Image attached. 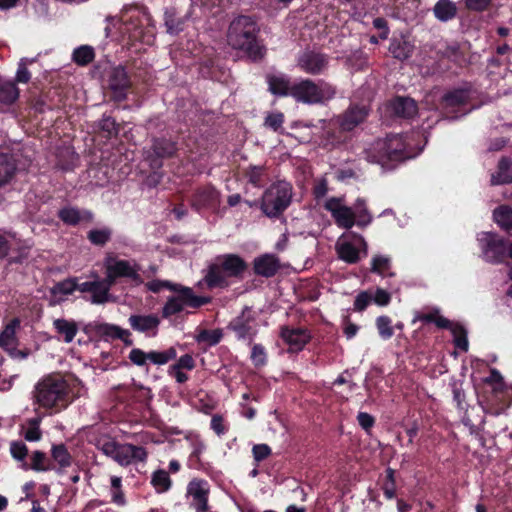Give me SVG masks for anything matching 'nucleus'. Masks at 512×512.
<instances>
[{
  "instance_id": "1",
  "label": "nucleus",
  "mask_w": 512,
  "mask_h": 512,
  "mask_svg": "<svg viewBox=\"0 0 512 512\" xmlns=\"http://www.w3.org/2000/svg\"><path fill=\"white\" fill-rule=\"evenodd\" d=\"M70 389L66 380L60 375H48L37 382L33 391L36 404L44 409L58 412L70 403Z\"/></svg>"
},
{
  "instance_id": "2",
  "label": "nucleus",
  "mask_w": 512,
  "mask_h": 512,
  "mask_svg": "<svg viewBox=\"0 0 512 512\" xmlns=\"http://www.w3.org/2000/svg\"><path fill=\"white\" fill-rule=\"evenodd\" d=\"M323 207L330 213L336 225L340 228L350 229L354 225L365 227L372 221L365 200L361 198L356 200L353 207H350L343 197H329L325 199Z\"/></svg>"
},
{
  "instance_id": "3",
  "label": "nucleus",
  "mask_w": 512,
  "mask_h": 512,
  "mask_svg": "<svg viewBox=\"0 0 512 512\" xmlns=\"http://www.w3.org/2000/svg\"><path fill=\"white\" fill-rule=\"evenodd\" d=\"M258 26L249 16L234 19L228 30V44L244 51L249 57L258 59L263 56V47L257 41Z\"/></svg>"
},
{
  "instance_id": "4",
  "label": "nucleus",
  "mask_w": 512,
  "mask_h": 512,
  "mask_svg": "<svg viewBox=\"0 0 512 512\" xmlns=\"http://www.w3.org/2000/svg\"><path fill=\"white\" fill-rule=\"evenodd\" d=\"M95 445L104 455L112 458L121 466L145 462L147 459V452L143 447L129 443H119L110 436L99 437Z\"/></svg>"
},
{
  "instance_id": "5",
  "label": "nucleus",
  "mask_w": 512,
  "mask_h": 512,
  "mask_svg": "<svg viewBox=\"0 0 512 512\" xmlns=\"http://www.w3.org/2000/svg\"><path fill=\"white\" fill-rule=\"evenodd\" d=\"M107 22H111L113 26H118L121 34L127 35L132 41L145 40L143 27L150 23V15L143 9L134 6H125L120 17H107Z\"/></svg>"
},
{
  "instance_id": "6",
  "label": "nucleus",
  "mask_w": 512,
  "mask_h": 512,
  "mask_svg": "<svg viewBox=\"0 0 512 512\" xmlns=\"http://www.w3.org/2000/svg\"><path fill=\"white\" fill-rule=\"evenodd\" d=\"M335 93V88L324 81L315 83L311 80H302L293 83L292 88V97L306 104L324 103L332 99Z\"/></svg>"
},
{
  "instance_id": "7",
  "label": "nucleus",
  "mask_w": 512,
  "mask_h": 512,
  "mask_svg": "<svg viewBox=\"0 0 512 512\" xmlns=\"http://www.w3.org/2000/svg\"><path fill=\"white\" fill-rule=\"evenodd\" d=\"M291 197V185L285 181L277 182L264 192L260 208L266 216L276 217L289 206Z\"/></svg>"
},
{
  "instance_id": "8",
  "label": "nucleus",
  "mask_w": 512,
  "mask_h": 512,
  "mask_svg": "<svg viewBox=\"0 0 512 512\" xmlns=\"http://www.w3.org/2000/svg\"><path fill=\"white\" fill-rule=\"evenodd\" d=\"M105 276L112 285L118 278H127L135 283L141 282L140 268L134 261L119 259L113 254H107L103 261Z\"/></svg>"
},
{
  "instance_id": "9",
  "label": "nucleus",
  "mask_w": 512,
  "mask_h": 512,
  "mask_svg": "<svg viewBox=\"0 0 512 512\" xmlns=\"http://www.w3.org/2000/svg\"><path fill=\"white\" fill-rule=\"evenodd\" d=\"M338 257L346 263H357L367 255V243L365 239L356 233H343L335 245Z\"/></svg>"
},
{
  "instance_id": "10",
  "label": "nucleus",
  "mask_w": 512,
  "mask_h": 512,
  "mask_svg": "<svg viewBox=\"0 0 512 512\" xmlns=\"http://www.w3.org/2000/svg\"><path fill=\"white\" fill-rule=\"evenodd\" d=\"M176 295L168 298L165 303L162 314L168 318L177 313L184 311L187 307L198 308L209 302L208 297L196 296L191 288L177 286Z\"/></svg>"
},
{
  "instance_id": "11",
  "label": "nucleus",
  "mask_w": 512,
  "mask_h": 512,
  "mask_svg": "<svg viewBox=\"0 0 512 512\" xmlns=\"http://www.w3.org/2000/svg\"><path fill=\"white\" fill-rule=\"evenodd\" d=\"M480 248V257L491 264L504 261L507 256V246L503 238L493 232H480L476 237Z\"/></svg>"
},
{
  "instance_id": "12",
  "label": "nucleus",
  "mask_w": 512,
  "mask_h": 512,
  "mask_svg": "<svg viewBox=\"0 0 512 512\" xmlns=\"http://www.w3.org/2000/svg\"><path fill=\"white\" fill-rule=\"evenodd\" d=\"M415 134H412L411 136H405L403 138L400 135H393L385 138V141L388 142L387 150L389 151V154L382 155L380 158L378 157L377 160L380 162L383 161H401L404 159L413 158L416 155H418L422 151V147L415 149L412 141Z\"/></svg>"
},
{
  "instance_id": "13",
  "label": "nucleus",
  "mask_w": 512,
  "mask_h": 512,
  "mask_svg": "<svg viewBox=\"0 0 512 512\" xmlns=\"http://www.w3.org/2000/svg\"><path fill=\"white\" fill-rule=\"evenodd\" d=\"M91 277L93 280L80 283L79 291L90 294L89 300L93 304H104L110 301L111 295L109 291L113 285L108 282L106 277L99 279L97 273H92Z\"/></svg>"
},
{
  "instance_id": "14",
  "label": "nucleus",
  "mask_w": 512,
  "mask_h": 512,
  "mask_svg": "<svg viewBox=\"0 0 512 512\" xmlns=\"http://www.w3.org/2000/svg\"><path fill=\"white\" fill-rule=\"evenodd\" d=\"M209 494L210 485L204 479L194 478L187 485L186 498L194 510H208Z\"/></svg>"
},
{
  "instance_id": "15",
  "label": "nucleus",
  "mask_w": 512,
  "mask_h": 512,
  "mask_svg": "<svg viewBox=\"0 0 512 512\" xmlns=\"http://www.w3.org/2000/svg\"><path fill=\"white\" fill-rule=\"evenodd\" d=\"M20 327V321L15 318L8 322L0 333V347L4 349L11 357L17 359H26L30 351L17 349L18 338L16 332Z\"/></svg>"
},
{
  "instance_id": "16",
  "label": "nucleus",
  "mask_w": 512,
  "mask_h": 512,
  "mask_svg": "<svg viewBox=\"0 0 512 512\" xmlns=\"http://www.w3.org/2000/svg\"><path fill=\"white\" fill-rule=\"evenodd\" d=\"M419 320L425 322H434L438 327L448 328L454 336L455 346L463 351L468 350V340L464 327L458 323H452L448 319L435 313L422 314Z\"/></svg>"
},
{
  "instance_id": "17",
  "label": "nucleus",
  "mask_w": 512,
  "mask_h": 512,
  "mask_svg": "<svg viewBox=\"0 0 512 512\" xmlns=\"http://www.w3.org/2000/svg\"><path fill=\"white\" fill-rule=\"evenodd\" d=\"M107 82L118 101L125 98L126 90L129 87V79L122 66L109 67L106 71Z\"/></svg>"
},
{
  "instance_id": "18",
  "label": "nucleus",
  "mask_w": 512,
  "mask_h": 512,
  "mask_svg": "<svg viewBox=\"0 0 512 512\" xmlns=\"http://www.w3.org/2000/svg\"><path fill=\"white\" fill-rule=\"evenodd\" d=\"M128 322L133 330L154 337L157 335L160 319L156 314H135L129 317Z\"/></svg>"
},
{
  "instance_id": "19",
  "label": "nucleus",
  "mask_w": 512,
  "mask_h": 512,
  "mask_svg": "<svg viewBox=\"0 0 512 512\" xmlns=\"http://www.w3.org/2000/svg\"><path fill=\"white\" fill-rule=\"evenodd\" d=\"M298 66L306 73L319 74L326 68L327 58L323 54L307 51L300 55Z\"/></svg>"
},
{
  "instance_id": "20",
  "label": "nucleus",
  "mask_w": 512,
  "mask_h": 512,
  "mask_svg": "<svg viewBox=\"0 0 512 512\" xmlns=\"http://www.w3.org/2000/svg\"><path fill=\"white\" fill-rule=\"evenodd\" d=\"M281 337L289 346L290 351H300L310 340L309 332L304 328H283Z\"/></svg>"
},
{
  "instance_id": "21",
  "label": "nucleus",
  "mask_w": 512,
  "mask_h": 512,
  "mask_svg": "<svg viewBox=\"0 0 512 512\" xmlns=\"http://www.w3.org/2000/svg\"><path fill=\"white\" fill-rule=\"evenodd\" d=\"M367 115L368 109L366 105H362L361 107L352 106L339 119L340 128L343 131H351L363 122Z\"/></svg>"
},
{
  "instance_id": "22",
  "label": "nucleus",
  "mask_w": 512,
  "mask_h": 512,
  "mask_svg": "<svg viewBox=\"0 0 512 512\" xmlns=\"http://www.w3.org/2000/svg\"><path fill=\"white\" fill-rule=\"evenodd\" d=\"M216 261L223 268L224 273L229 277H236L240 275L247 267L244 260L234 254L219 256L216 258Z\"/></svg>"
},
{
  "instance_id": "23",
  "label": "nucleus",
  "mask_w": 512,
  "mask_h": 512,
  "mask_svg": "<svg viewBox=\"0 0 512 512\" xmlns=\"http://www.w3.org/2000/svg\"><path fill=\"white\" fill-rule=\"evenodd\" d=\"M79 285L77 278H69L57 283L51 289V302L57 304L64 301L75 290L79 291Z\"/></svg>"
},
{
  "instance_id": "24",
  "label": "nucleus",
  "mask_w": 512,
  "mask_h": 512,
  "mask_svg": "<svg viewBox=\"0 0 512 512\" xmlns=\"http://www.w3.org/2000/svg\"><path fill=\"white\" fill-rule=\"evenodd\" d=\"M251 310L245 309L241 316L237 317L233 323V329L237 336L242 339H251L256 333L255 325L250 320Z\"/></svg>"
},
{
  "instance_id": "25",
  "label": "nucleus",
  "mask_w": 512,
  "mask_h": 512,
  "mask_svg": "<svg viewBox=\"0 0 512 512\" xmlns=\"http://www.w3.org/2000/svg\"><path fill=\"white\" fill-rule=\"evenodd\" d=\"M269 90L279 96H292L293 83L284 74H272L267 77Z\"/></svg>"
},
{
  "instance_id": "26",
  "label": "nucleus",
  "mask_w": 512,
  "mask_h": 512,
  "mask_svg": "<svg viewBox=\"0 0 512 512\" xmlns=\"http://www.w3.org/2000/svg\"><path fill=\"white\" fill-rule=\"evenodd\" d=\"M153 155L149 154L151 158V165L154 167L160 166V162L157 161L159 158H165L173 155L175 152V144L166 139H155L152 145Z\"/></svg>"
},
{
  "instance_id": "27",
  "label": "nucleus",
  "mask_w": 512,
  "mask_h": 512,
  "mask_svg": "<svg viewBox=\"0 0 512 512\" xmlns=\"http://www.w3.org/2000/svg\"><path fill=\"white\" fill-rule=\"evenodd\" d=\"M279 269V261L274 255L266 254L254 261V270L258 275L271 277Z\"/></svg>"
},
{
  "instance_id": "28",
  "label": "nucleus",
  "mask_w": 512,
  "mask_h": 512,
  "mask_svg": "<svg viewBox=\"0 0 512 512\" xmlns=\"http://www.w3.org/2000/svg\"><path fill=\"white\" fill-rule=\"evenodd\" d=\"M219 203V193L213 187H204L199 189L194 198L193 205L197 208L216 207Z\"/></svg>"
},
{
  "instance_id": "29",
  "label": "nucleus",
  "mask_w": 512,
  "mask_h": 512,
  "mask_svg": "<svg viewBox=\"0 0 512 512\" xmlns=\"http://www.w3.org/2000/svg\"><path fill=\"white\" fill-rule=\"evenodd\" d=\"M458 7L452 0H438L433 7V14L437 20L448 22L457 15Z\"/></svg>"
},
{
  "instance_id": "30",
  "label": "nucleus",
  "mask_w": 512,
  "mask_h": 512,
  "mask_svg": "<svg viewBox=\"0 0 512 512\" xmlns=\"http://www.w3.org/2000/svg\"><path fill=\"white\" fill-rule=\"evenodd\" d=\"M389 108L395 113V115L410 118L417 113V106L413 99L398 97L393 100Z\"/></svg>"
},
{
  "instance_id": "31",
  "label": "nucleus",
  "mask_w": 512,
  "mask_h": 512,
  "mask_svg": "<svg viewBox=\"0 0 512 512\" xmlns=\"http://www.w3.org/2000/svg\"><path fill=\"white\" fill-rule=\"evenodd\" d=\"M388 145L389 144L385 139L375 141L365 150L366 159L371 163H377L383 167L388 166L391 161L380 162L377 160L378 157L380 158L382 155L384 156L385 154H389V151L387 150Z\"/></svg>"
},
{
  "instance_id": "32",
  "label": "nucleus",
  "mask_w": 512,
  "mask_h": 512,
  "mask_svg": "<svg viewBox=\"0 0 512 512\" xmlns=\"http://www.w3.org/2000/svg\"><path fill=\"white\" fill-rule=\"evenodd\" d=\"M227 277L228 276L224 273L223 268L215 260V263L209 267L204 280L209 288L224 287L227 285Z\"/></svg>"
},
{
  "instance_id": "33",
  "label": "nucleus",
  "mask_w": 512,
  "mask_h": 512,
  "mask_svg": "<svg viewBox=\"0 0 512 512\" xmlns=\"http://www.w3.org/2000/svg\"><path fill=\"white\" fill-rule=\"evenodd\" d=\"M53 327L66 343L72 342L78 332L76 323L66 319L54 320Z\"/></svg>"
},
{
  "instance_id": "34",
  "label": "nucleus",
  "mask_w": 512,
  "mask_h": 512,
  "mask_svg": "<svg viewBox=\"0 0 512 512\" xmlns=\"http://www.w3.org/2000/svg\"><path fill=\"white\" fill-rule=\"evenodd\" d=\"M58 215L60 219L68 225H76L83 220H90L92 218V215L89 212H81L73 207L61 209Z\"/></svg>"
},
{
  "instance_id": "35",
  "label": "nucleus",
  "mask_w": 512,
  "mask_h": 512,
  "mask_svg": "<svg viewBox=\"0 0 512 512\" xmlns=\"http://www.w3.org/2000/svg\"><path fill=\"white\" fill-rule=\"evenodd\" d=\"M470 97V92L467 89H457L447 93L443 97V107L445 109H453L454 107L465 104Z\"/></svg>"
},
{
  "instance_id": "36",
  "label": "nucleus",
  "mask_w": 512,
  "mask_h": 512,
  "mask_svg": "<svg viewBox=\"0 0 512 512\" xmlns=\"http://www.w3.org/2000/svg\"><path fill=\"white\" fill-rule=\"evenodd\" d=\"M19 97V90L10 80L0 79V102L6 105L14 103Z\"/></svg>"
},
{
  "instance_id": "37",
  "label": "nucleus",
  "mask_w": 512,
  "mask_h": 512,
  "mask_svg": "<svg viewBox=\"0 0 512 512\" xmlns=\"http://www.w3.org/2000/svg\"><path fill=\"white\" fill-rule=\"evenodd\" d=\"M15 170V161L12 156L0 154V186L7 184L12 179Z\"/></svg>"
},
{
  "instance_id": "38",
  "label": "nucleus",
  "mask_w": 512,
  "mask_h": 512,
  "mask_svg": "<svg viewBox=\"0 0 512 512\" xmlns=\"http://www.w3.org/2000/svg\"><path fill=\"white\" fill-rule=\"evenodd\" d=\"M512 182V167L508 159H501L498 165V172L491 177V184L499 185Z\"/></svg>"
},
{
  "instance_id": "39",
  "label": "nucleus",
  "mask_w": 512,
  "mask_h": 512,
  "mask_svg": "<svg viewBox=\"0 0 512 512\" xmlns=\"http://www.w3.org/2000/svg\"><path fill=\"white\" fill-rule=\"evenodd\" d=\"M151 484L158 493H163L170 489L172 481L168 472L157 470L152 474Z\"/></svg>"
},
{
  "instance_id": "40",
  "label": "nucleus",
  "mask_w": 512,
  "mask_h": 512,
  "mask_svg": "<svg viewBox=\"0 0 512 512\" xmlns=\"http://www.w3.org/2000/svg\"><path fill=\"white\" fill-rule=\"evenodd\" d=\"M185 20L183 17H176L173 10L165 12V25L167 32L171 35H177L184 29Z\"/></svg>"
},
{
  "instance_id": "41",
  "label": "nucleus",
  "mask_w": 512,
  "mask_h": 512,
  "mask_svg": "<svg viewBox=\"0 0 512 512\" xmlns=\"http://www.w3.org/2000/svg\"><path fill=\"white\" fill-rule=\"evenodd\" d=\"M495 222L504 230H512V208L501 206L494 211Z\"/></svg>"
},
{
  "instance_id": "42",
  "label": "nucleus",
  "mask_w": 512,
  "mask_h": 512,
  "mask_svg": "<svg viewBox=\"0 0 512 512\" xmlns=\"http://www.w3.org/2000/svg\"><path fill=\"white\" fill-rule=\"evenodd\" d=\"M51 455L60 469L67 468L72 464V457L64 445L53 446Z\"/></svg>"
},
{
  "instance_id": "43",
  "label": "nucleus",
  "mask_w": 512,
  "mask_h": 512,
  "mask_svg": "<svg viewBox=\"0 0 512 512\" xmlns=\"http://www.w3.org/2000/svg\"><path fill=\"white\" fill-rule=\"evenodd\" d=\"M110 494H111V501L118 505V506H125L126 505V499L124 496V493L122 491V479L118 476H111L110 478Z\"/></svg>"
},
{
  "instance_id": "44",
  "label": "nucleus",
  "mask_w": 512,
  "mask_h": 512,
  "mask_svg": "<svg viewBox=\"0 0 512 512\" xmlns=\"http://www.w3.org/2000/svg\"><path fill=\"white\" fill-rule=\"evenodd\" d=\"M99 333L103 336L110 337L113 339H121L127 342V339L130 337V332L126 329H122L119 326L112 324H103L99 326Z\"/></svg>"
},
{
  "instance_id": "45",
  "label": "nucleus",
  "mask_w": 512,
  "mask_h": 512,
  "mask_svg": "<svg viewBox=\"0 0 512 512\" xmlns=\"http://www.w3.org/2000/svg\"><path fill=\"white\" fill-rule=\"evenodd\" d=\"M391 260L385 255H376L372 258L371 270L381 276H392L390 273Z\"/></svg>"
},
{
  "instance_id": "46",
  "label": "nucleus",
  "mask_w": 512,
  "mask_h": 512,
  "mask_svg": "<svg viewBox=\"0 0 512 512\" xmlns=\"http://www.w3.org/2000/svg\"><path fill=\"white\" fill-rule=\"evenodd\" d=\"M177 352L176 349L170 347L165 351H150L149 352V361L156 365H164L168 363L170 360L176 358Z\"/></svg>"
},
{
  "instance_id": "47",
  "label": "nucleus",
  "mask_w": 512,
  "mask_h": 512,
  "mask_svg": "<svg viewBox=\"0 0 512 512\" xmlns=\"http://www.w3.org/2000/svg\"><path fill=\"white\" fill-rule=\"evenodd\" d=\"M390 52L395 58L404 60L411 56L412 46L406 41H393L390 44Z\"/></svg>"
},
{
  "instance_id": "48",
  "label": "nucleus",
  "mask_w": 512,
  "mask_h": 512,
  "mask_svg": "<svg viewBox=\"0 0 512 512\" xmlns=\"http://www.w3.org/2000/svg\"><path fill=\"white\" fill-rule=\"evenodd\" d=\"M112 232L109 228L103 227L88 232V239L94 245H104L111 238Z\"/></svg>"
},
{
  "instance_id": "49",
  "label": "nucleus",
  "mask_w": 512,
  "mask_h": 512,
  "mask_svg": "<svg viewBox=\"0 0 512 512\" xmlns=\"http://www.w3.org/2000/svg\"><path fill=\"white\" fill-rule=\"evenodd\" d=\"M376 327L380 337L384 340L390 339L394 334L392 321L388 316H379L376 319Z\"/></svg>"
},
{
  "instance_id": "50",
  "label": "nucleus",
  "mask_w": 512,
  "mask_h": 512,
  "mask_svg": "<svg viewBox=\"0 0 512 512\" xmlns=\"http://www.w3.org/2000/svg\"><path fill=\"white\" fill-rule=\"evenodd\" d=\"M40 421V418H33L28 421L24 431V437L27 441L34 442L41 439Z\"/></svg>"
},
{
  "instance_id": "51",
  "label": "nucleus",
  "mask_w": 512,
  "mask_h": 512,
  "mask_svg": "<svg viewBox=\"0 0 512 512\" xmlns=\"http://www.w3.org/2000/svg\"><path fill=\"white\" fill-rule=\"evenodd\" d=\"M94 58V51L90 46H81L74 50L73 60L79 65H86Z\"/></svg>"
},
{
  "instance_id": "52",
  "label": "nucleus",
  "mask_w": 512,
  "mask_h": 512,
  "mask_svg": "<svg viewBox=\"0 0 512 512\" xmlns=\"http://www.w3.org/2000/svg\"><path fill=\"white\" fill-rule=\"evenodd\" d=\"M248 181L254 186H260L265 178V169L262 166H250L246 171Z\"/></svg>"
},
{
  "instance_id": "53",
  "label": "nucleus",
  "mask_w": 512,
  "mask_h": 512,
  "mask_svg": "<svg viewBox=\"0 0 512 512\" xmlns=\"http://www.w3.org/2000/svg\"><path fill=\"white\" fill-rule=\"evenodd\" d=\"M191 445H192V451L190 454V462L194 466H198L201 461V455L206 450V445L199 438H194L191 442Z\"/></svg>"
},
{
  "instance_id": "54",
  "label": "nucleus",
  "mask_w": 512,
  "mask_h": 512,
  "mask_svg": "<svg viewBox=\"0 0 512 512\" xmlns=\"http://www.w3.org/2000/svg\"><path fill=\"white\" fill-rule=\"evenodd\" d=\"M10 453L14 459L17 461H23L25 460L28 449L24 442L22 441H14L10 444Z\"/></svg>"
},
{
  "instance_id": "55",
  "label": "nucleus",
  "mask_w": 512,
  "mask_h": 512,
  "mask_svg": "<svg viewBox=\"0 0 512 512\" xmlns=\"http://www.w3.org/2000/svg\"><path fill=\"white\" fill-rule=\"evenodd\" d=\"M284 122V115L281 112H272L265 118V126L278 131Z\"/></svg>"
},
{
  "instance_id": "56",
  "label": "nucleus",
  "mask_w": 512,
  "mask_h": 512,
  "mask_svg": "<svg viewBox=\"0 0 512 512\" xmlns=\"http://www.w3.org/2000/svg\"><path fill=\"white\" fill-rule=\"evenodd\" d=\"M30 468L35 471H47L49 466L47 464L45 454L40 451H35L32 455V464Z\"/></svg>"
},
{
  "instance_id": "57",
  "label": "nucleus",
  "mask_w": 512,
  "mask_h": 512,
  "mask_svg": "<svg viewBox=\"0 0 512 512\" xmlns=\"http://www.w3.org/2000/svg\"><path fill=\"white\" fill-rule=\"evenodd\" d=\"M220 338H221V333L218 331H215V330L214 331L203 330L196 337L198 342H204V343H207L208 345L217 344L220 341Z\"/></svg>"
},
{
  "instance_id": "58",
  "label": "nucleus",
  "mask_w": 512,
  "mask_h": 512,
  "mask_svg": "<svg viewBox=\"0 0 512 512\" xmlns=\"http://www.w3.org/2000/svg\"><path fill=\"white\" fill-rule=\"evenodd\" d=\"M327 192H328V183H327L326 179H324V178L318 179L315 182V185L313 188V194L319 204L321 203V201H325V199H326L325 196H326ZM323 203L324 202H322V204Z\"/></svg>"
},
{
  "instance_id": "59",
  "label": "nucleus",
  "mask_w": 512,
  "mask_h": 512,
  "mask_svg": "<svg viewBox=\"0 0 512 512\" xmlns=\"http://www.w3.org/2000/svg\"><path fill=\"white\" fill-rule=\"evenodd\" d=\"M251 360L255 366H263L266 363L267 355L263 346L255 344L251 351Z\"/></svg>"
},
{
  "instance_id": "60",
  "label": "nucleus",
  "mask_w": 512,
  "mask_h": 512,
  "mask_svg": "<svg viewBox=\"0 0 512 512\" xmlns=\"http://www.w3.org/2000/svg\"><path fill=\"white\" fill-rule=\"evenodd\" d=\"M128 357L133 364L143 366L149 361V352L146 353L139 348H134L130 351Z\"/></svg>"
},
{
  "instance_id": "61",
  "label": "nucleus",
  "mask_w": 512,
  "mask_h": 512,
  "mask_svg": "<svg viewBox=\"0 0 512 512\" xmlns=\"http://www.w3.org/2000/svg\"><path fill=\"white\" fill-rule=\"evenodd\" d=\"M493 0H464L465 7L470 11L481 12L486 10Z\"/></svg>"
},
{
  "instance_id": "62",
  "label": "nucleus",
  "mask_w": 512,
  "mask_h": 512,
  "mask_svg": "<svg viewBox=\"0 0 512 512\" xmlns=\"http://www.w3.org/2000/svg\"><path fill=\"white\" fill-rule=\"evenodd\" d=\"M15 78L18 83H27L30 80L31 74L27 69L26 59L20 60Z\"/></svg>"
},
{
  "instance_id": "63",
  "label": "nucleus",
  "mask_w": 512,
  "mask_h": 512,
  "mask_svg": "<svg viewBox=\"0 0 512 512\" xmlns=\"http://www.w3.org/2000/svg\"><path fill=\"white\" fill-rule=\"evenodd\" d=\"M371 301L372 295L367 291H363L356 296L354 308L357 311H363Z\"/></svg>"
},
{
  "instance_id": "64",
  "label": "nucleus",
  "mask_w": 512,
  "mask_h": 512,
  "mask_svg": "<svg viewBox=\"0 0 512 512\" xmlns=\"http://www.w3.org/2000/svg\"><path fill=\"white\" fill-rule=\"evenodd\" d=\"M176 284H172L169 281H161V280H152L147 283V288L152 292H159L163 288H167L170 290H176L177 289Z\"/></svg>"
}]
</instances>
